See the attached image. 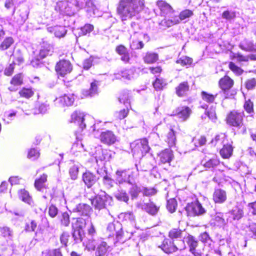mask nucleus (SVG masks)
I'll use <instances>...</instances> for the list:
<instances>
[{
	"instance_id": "f257e3e1",
	"label": "nucleus",
	"mask_w": 256,
	"mask_h": 256,
	"mask_svg": "<svg viewBox=\"0 0 256 256\" xmlns=\"http://www.w3.org/2000/svg\"><path fill=\"white\" fill-rule=\"evenodd\" d=\"M144 0H120L117 13L122 21L130 19L144 8Z\"/></svg>"
},
{
	"instance_id": "f03ea898",
	"label": "nucleus",
	"mask_w": 256,
	"mask_h": 256,
	"mask_svg": "<svg viewBox=\"0 0 256 256\" xmlns=\"http://www.w3.org/2000/svg\"><path fill=\"white\" fill-rule=\"evenodd\" d=\"M82 7V3L77 0H74L71 2L60 1L57 2L55 10L62 14L72 16Z\"/></svg>"
},
{
	"instance_id": "7ed1b4c3",
	"label": "nucleus",
	"mask_w": 256,
	"mask_h": 256,
	"mask_svg": "<svg viewBox=\"0 0 256 256\" xmlns=\"http://www.w3.org/2000/svg\"><path fill=\"white\" fill-rule=\"evenodd\" d=\"M107 231L110 232L109 236L116 235L118 240H121L122 236L124 237L126 240L130 238L133 234L132 230L126 231V233L122 232V225L118 222L109 223L107 226Z\"/></svg>"
},
{
	"instance_id": "20e7f679",
	"label": "nucleus",
	"mask_w": 256,
	"mask_h": 256,
	"mask_svg": "<svg viewBox=\"0 0 256 256\" xmlns=\"http://www.w3.org/2000/svg\"><path fill=\"white\" fill-rule=\"evenodd\" d=\"M134 173L129 170H118L116 172L115 180L118 184L128 183L132 184L135 182Z\"/></svg>"
},
{
	"instance_id": "39448f33",
	"label": "nucleus",
	"mask_w": 256,
	"mask_h": 256,
	"mask_svg": "<svg viewBox=\"0 0 256 256\" xmlns=\"http://www.w3.org/2000/svg\"><path fill=\"white\" fill-rule=\"evenodd\" d=\"M94 122L93 118L88 114H84L80 111H75L71 115V122L77 124L82 129L86 127V125L90 124L88 122Z\"/></svg>"
},
{
	"instance_id": "423d86ee",
	"label": "nucleus",
	"mask_w": 256,
	"mask_h": 256,
	"mask_svg": "<svg viewBox=\"0 0 256 256\" xmlns=\"http://www.w3.org/2000/svg\"><path fill=\"white\" fill-rule=\"evenodd\" d=\"M112 198L105 193L96 196L91 200V204L95 209L102 210L112 205Z\"/></svg>"
},
{
	"instance_id": "0eeeda50",
	"label": "nucleus",
	"mask_w": 256,
	"mask_h": 256,
	"mask_svg": "<svg viewBox=\"0 0 256 256\" xmlns=\"http://www.w3.org/2000/svg\"><path fill=\"white\" fill-rule=\"evenodd\" d=\"M244 116L243 112L232 111L226 116V123L230 126L240 128L243 126Z\"/></svg>"
},
{
	"instance_id": "6e6552de",
	"label": "nucleus",
	"mask_w": 256,
	"mask_h": 256,
	"mask_svg": "<svg viewBox=\"0 0 256 256\" xmlns=\"http://www.w3.org/2000/svg\"><path fill=\"white\" fill-rule=\"evenodd\" d=\"M130 147L134 154H140V156H142L148 153L150 150L148 142L146 138L134 142L130 144Z\"/></svg>"
},
{
	"instance_id": "1a4fd4ad",
	"label": "nucleus",
	"mask_w": 256,
	"mask_h": 256,
	"mask_svg": "<svg viewBox=\"0 0 256 256\" xmlns=\"http://www.w3.org/2000/svg\"><path fill=\"white\" fill-rule=\"evenodd\" d=\"M188 214L190 216H200L206 213V210L198 200L188 204L186 208Z\"/></svg>"
},
{
	"instance_id": "9d476101",
	"label": "nucleus",
	"mask_w": 256,
	"mask_h": 256,
	"mask_svg": "<svg viewBox=\"0 0 256 256\" xmlns=\"http://www.w3.org/2000/svg\"><path fill=\"white\" fill-rule=\"evenodd\" d=\"M55 68L58 75L64 76L70 72L72 66L68 60H61L56 64Z\"/></svg>"
},
{
	"instance_id": "9b49d317",
	"label": "nucleus",
	"mask_w": 256,
	"mask_h": 256,
	"mask_svg": "<svg viewBox=\"0 0 256 256\" xmlns=\"http://www.w3.org/2000/svg\"><path fill=\"white\" fill-rule=\"evenodd\" d=\"M100 140L102 142L107 145L113 144L118 140L117 137L110 130L102 132L100 135Z\"/></svg>"
},
{
	"instance_id": "f8f14e48",
	"label": "nucleus",
	"mask_w": 256,
	"mask_h": 256,
	"mask_svg": "<svg viewBox=\"0 0 256 256\" xmlns=\"http://www.w3.org/2000/svg\"><path fill=\"white\" fill-rule=\"evenodd\" d=\"M174 116H177L181 121L184 122L188 118L192 110L188 106H180L174 112Z\"/></svg>"
},
{
	"instance_id": "ddd939ff",
	"label": "nucleus",
	"mask_w": 256,
	"mask_h": 256,
	"mask_svg": "<svg viewBox=\"0 0 256 256\" xmlns=\"http://www.w3.org/2000/svg\"><path fill=\"white\" fill-rule=\"evenodd\" d=\"M164 252L167 254L172 253L178 250V248L174 242L170 239L165 238L160 245L158 246Z\"/></svg>"
},
{
	"instance_id": "4468645a",
	"label": "nucleus",
	"mask_w": 256,
	"mask_h": 256,
	"mask_svg": "<svg viewBox=\"0 0 256 256\" xmlns=\"http://www.w3.org/2000/svg\"><path fill=\"white\" fill-rule=\"evenodd\" d=\"M47 30L51 34L53 33L55 36L58 38L64 37L67 32V30L66 27L62 26L56 25L48 26Z\"/></svg>"
},
{
	"instance_id": "2eb2a0df",
	"label": "nucleus",
	"mask_w": 256,
	"mask_h": 256,
	"mask_svg": "<svg viewBox=\"0 0 256 256\" xmlns=\"http://www.w3.org/2000/svg\"><path fill=\"white\" fill-rule=\"evenodd\" d=\"M138 207L144 210L146 212L152 216H155L159 210L160 207L156 206L153 202L138 204Z\"/></svg>"
},
{
	"instance_id": "dca6fc26",
	"label": "nucleus",
	"mask_w": 256,
	"mask_h": 256,
	"mask_svg": "<svg viewBox=\"0 0 256 256\" xmlns=\"http://www.w3.org/2000/svg\"><path fill=\"white\" fill-rule=\"evenodd\" d=\"M90 206L86 204H80L76 206L72 211L74 212H77L79 215L88 216L92 212Z\"/></svg>"
},
{
	"instance_id": "f3484780",
	"label": "nucleus",
	"mask_w": 256,
	"mask_h": 256,
	"mask_svg": "<svg viewBox=\"0 0 256 256\" xmlns=\"http://www.w3.org/2000/svg\"><path fill=\"white\" fill-rule=\"evenodd\" d=\"M82 178V180L88 188L92 187L98 180L96 176L89 171L84 173Z\"/></svg>"
},
{
	"instance_id": "a211bd4d",
	"label": "nucleus",
	"mask_w": 256,
	"mask_h": 256,
	"mask_svg": "<svg viewBox=\"0 0 256 256\" xmlns=\"http://www.w3.org/2000/svg\"><path fill=\"white\" fill-rule=\"evenodd\" d=\"M98 245L95 248L96 256H105L106 254L109 246L106 242L100 240L98 242Z\"/></svg>"
},
{
	"instance_id": "6ab92c4d",
	"label": "nucleus",
	"mask_w": 256,
	"mask_h": 256,
	"mask_svg": "<svg viewBox=\"0 0 256 256\" xmlns=\"http://www.w3.org/2000/svg\"><path fill=\"white\" fill-rule=\"evenodd\" d=\"M226 198L225 190L220 188L215 190L213 194V200L216 203L222 204L226 200Z\"/></svg>"
},
{
	"instance_id": "aec40b11",
	"label": "nucleus",
	"mask_w": 256,
	"mask_h": 256,
	"mask_svg": "<svg viewBox=\"0 0 256 256\" xmlns=\"http://www.w3.org/2000/svg\"><path fill=\"white\" fill-rule=\"evenodd\" d=\"M52 52V46L46 42H43L40 50L38 57L40 58H44L47 56L51 55Z\"/></svg>"
},
{
	"instance_id": "412c9836",
	"label": "nucleus",
	"mask_w": 256,
	"mask_h": 256,
	"mask_svg": "<svg viewBox=\"0 0 256 256\" xmlns=\"http://www.w3.org/2000/svg\"><path fill=\"white\" fill-rule=\"evenodd\" d=\"M211 142L218 148L220 149L222 146H224V144L228 143V140L225 134L221 133L216 135L214 138L212 140Z\"/></svg>"
},
{
	"instance_id": "4be33fe9",
	"label": "nucleus",
	"mask_w": 256,
	"mask_h": 256,
	"mask_svg": "<svg viewBox=\"0 0 256 256\" xmlns=\"http://www.w3.org/2000/svg\"><path fill=\"white\" fill-rule=\"evenodd\" d=\"M156 4L161 12L164 14L170 15L174 12V10L171 6L163 0L158 1Z\"/></svg>"
},
{
	"instance_id": "5701e85b",
	"label": "nucleus",
	"mask_w": 256,
	"mask_h": 256,
	"mask_svg": "<svg viewBox=\"0 0 256 256\" xmlns=\"http://www.w3.org/2000/svg\"><path fill=\"white\" fill-rule=\"evenodd\" d=\"M158 156L160 161L162 163L165 164L166 162H170L173 158V154L171 150L166 149L162 151L159 154Z\"/></svg>"
},
{
	"instance_id": "b1692460",
	"label": "nucleus",
	"mask_w": 256,
	"mask_h": 256,
	"mask_svg": "<svg viewBox=\"0 0 256 256\" xmlns=\"http://www.w3.org/2000/svg\"><path fill=\"white\" fill-rule=\"evenodd\" d=\"M100 239H96L94 237L86 238V239L83 242L85 248L88 251L94 250L98 245V240Z\"/></svg>"
},
{
	"instance_id": "393cba45",
	"label": "nucleus",
	"mask_w": 256,
	"mask_h": 256,
	"mask_svg": "<svg viewBox=\"0 0 256 256\" xmlns=\"http://www.w3.org/2000/svg\"><path fill=\"white\" fill-rule=\"evenodd\" d=\"M234 84L233 80L228 76H225L219 81L220 88L223 90H226L230 88Z\"/></svg>"
},
{
	"instance_id": "a878e982",
	"label": "nucleus",
	"mask_w": 256,
	"mask_h": 256,
	"mask_svg": "<svg viewBox=\"0 0 256 256\" xmlns=\"http://www.w3.org/2000/svg\"><path fill=\"white\" fill-rule=\"evenodd\" d=\"M239 46L242 50L245 51L256 52V44L254 45L251 40L247 39H244L243 40H242L240 42Z\"/></svg>"
},
{
	"instance_id": "bb28decb",
	"label": "nucleus",
	"mask_w": 256,
	"mask_h": 256,
	"mask_svg": "<svg viewBox=\"0 0 256 256\" xmlns=\"http://www.w3.org/2000/svg\"><path fill=\"white\" fill-rule=\"evenodd\" d=\"M116 52L121 56V60L127 62L130 60V54L127 48L123 45H120L116 48Z\"/></svg>"
},
{
	"instance_id": "cd10ccee",
	"label": "nucleus",
	"mask_w": 256,
	"mask_h": 256,
	"mask_svg": "<svg viewBox=\"0 0 256 256\" xmlns=\"http://www.w3.org/2000/svg\"><path fill=\"white\" fill-rule=\"evenodd\" d=\"M10 84L12 85L8 88L10 91H15L17 90L16 86H19L22 84V76L21 74L15 75L10 81Z\"/></svg>"
},
{
	"instance_id": "c85d7f7f",
	"label": "nucleus",
	"mask_w": 256,
	"mask_h": 256,
	"mask_svg": "<svg viewBox=\"0 0 256 256\" xmlns=\"http://www.w3.org/2000/svg\"><path fill=\"white\" fill-rule=\"evenodd\" d=\"M228 214L232 216L233 220H239L244 216L243 208L239 206H234Z\"/></svg>"
},
{
	"instance_id": "c756f323",
	"label": "nucleus",
	"mask_w": 256,
	"mask_h": 256,
	"mask_svg": "<svg viewBox=\"0 0 256 256\" xmlns=\"http://www.w3.org/2000/svg\"><path fill=\"white\" fill-rule=\"evenodd\" d=\"M166 142L168 144L169 146L172 147L175 146L176 139L175 132L172 129L168 130L166 134Z\"/></svg>"
},
{
	"instance_id": "7c9ffc66",
	"label": "nucleus",
	"mask_w": 256,
	"mask_h": 256,
	"mask_svg": "<svg viewBox=\"0 0 256 256\" xmlns=\"http://www.w3.org/2000/svg\"><path fill=\"white\" fill-rule=\"evenodd\" d=\"M202 164L206 168H214L220 164V161L216 157H213L208 160H205L202 161Z\"/></svg>"
},
{
	"instance_id": "2f4dec72",
	"label": "nucleus",
	"mask_w": 256,
	"mask_h": 256,
	"mask_svg": "<svg viewBox=\"0 0 256 256\" xmlns=\"http://www.w3.org/2000/svg\"><path fill=\"white\" fill-rule=\"evenodd\" d=\"M189 90V86L187 82L180 83L176 88V94L179 96H184Z\"/></svg>"
},
{
	"instance_id": "473e14b6",
	"label": "nucleus",
	"mask_w": 256,
	"mask_h": 256,
	"mask_svg": "<svg viewBox=\"0 0 256 256\" xmlns=\"http://www.w3.org/2000/svg\"><path fill=\"white\" fill-rule=\"evenodd\" d=\"M18 195L20 198L24 202L29 205L33 204V201L31 196H30L29 193L25 190H20L18 192Z\"/></svg>"
},
{
	"instance_id": "72a5a7b5",
	"label": "nucleus",
	"mask_w": 256,
	"mask_h": 256,
	"mask_svg": "<svg viewBox=\"0 0 256 256\" xmlns=\"http://www.w3.org/2000/svg\"><path fill=\"white\" fill-rule=\"evenodd\" d=\"M220 154L221 156L225 158H228L231 156L232 152V148L230 144H224L223 148L220 150Z\"/></svg>"
},
{
	"instance_id": "f704fd0d",
	"label": "nucleus",
	"mask_w": 256,
	"mask_h": 256,
	"mask_svg": "<svg viewBox=\"0 0 256 256\" xmlns=\"http://www.w3.org/2000/svg\"><path fill=\"white\" fill-rule=\"evenodd\" d=\"M56 100L64 106H70L73 104L74 100L72 95L64 94Z\"/></svg>"
},
{
	"instance_id": "c9c22d12",
	"label": "nucleus",
	"mask_w": 256,
	"mask_h": 256,
	"mask_svg": "<svg viewBox=\"0 0 256 256\" xmlns=\"http://www.w3.org/2000/svg\"><path fill=\"white\" fill-rule=\"evenodd\" d=\"M96 81L90 84V88L88 90L84 91L83 94L86 96H93L98 92V84Z\"/></svg>"
},
{
	"instance_id": "e433bc0d",
	"label": "nucleus",
	"mask_w": 256,
	"mask_h": 256,
	"mask_svg": "<svg viewBox=\"0 0 256 256\" xmlns=\"http://www.w3.org/2000/svg\"><path fill=\"white\" fill-rule=\"evenodd\" d=\"M116 198L120 200L125 202H128L129 200V196L126 190H118L114 194Z\"/></svg>"
},
{
	"instance_id": "4c0bfd02",
	"label": "nucleus",
	"mask_w": 256,
	"mask_h": 256,
	"mask_svg": "<svg viewBox=\"0 0 256 256\" xmlns=\"http://www.w3.org/2000/svg\"><path fill=\"white\" fill-rule=\"evenodd\" d=\"M86 11L90 13V15L95 14L96 10V1L95 0H86Z\"/></svg>"
},
{
	"instance_id": "58836bf2",
	"label": "nucleus",
	"mask_w": 256,
	"mask_h": 256,
	"mask_svg": "<svg viewBox=\"0 0 256 256\" xmlns=\"http://www.w3.org/2000/svg\"><path fill=\"white\" fill-rule=\"evenodd\" d=\"M227 213L217 212L215 216V220L218 222L220 226H224L226 225L228 221V218L226 220L224 218L227 216Z\"/></svg>"
},
{
	"instance_id": "ea45409f",
	"label": "nucleus",
	"mask_w": 256,
	"mask_h": 256,
	"mask_svg": "<svg viewBox=\"0 0 256 256\" xmlns=\"http://www.w3.org/2000/svg\"><path fill=\"white\" fill-rule=\"evenodd\" d=\"M116 79H120L122 78L124 80H130L133 78L132 72L131 70H126L122 72L121 74H114Z\"/></svg>"
},
{
	"instance_id": "a19ab883",
	"label": "nucleus",
	"mask_w": 256,
	"mask_h": 256,
	"mask_svg": "<svg viewBox=\"0 0 256 256\" xmlns=\"http://www.w3.org/2000/svg\"><path fill=\"white\" fill-rule=\"evenodd\" d=\"M131 185L132 187L130 188L129 193L132 200L136 199L138 197L140 192H142V190L136 184V182Z\"/></svg>"
},
{
	"instance_id": "79ce46f5",
	"label": "nucleus",
	"mask_w": 256,
	"mask_h": 256,
	"mask_svg": "<svg viewBox=\"0 0 256 256\" xmlns=\"http://www.w3.org/2000/svg\"><path fill=\"white\" fill-rule=\"evenodd\" d=\"M47 180V175L43 174L40 178L35 180L34 186L38 190H41L42 188L44 187V183Z\"/></svg>"
},
{
	"instance_id": "37998d69",
	"label": "nucleus",
	"mask_w": 256,
	"mask_h": 256,
	"mask_svg": "<svg viewBox=\"0 0 256 256\" xmlns=\"http://www.w3.org/2000/svg\"><path fill=\"white\" fill-rule=\"evenodd\" d=\"M144 60L146 63L152 64L156 62L158 60V55L154 52H147Z\"/></svg>"
},
{
	"instance_id": "c03bdc74",
	"label": "nucleus",
	"mask_w": 256,
	"mask_h": 256,
	"mask_svg": "<svg viewBox=\"0 0 256 256\" xmlns=\"http://www.w3.org/2000/svg\"><path fill=\"white\" fill-rule=\"evenodd\" d=\"M120 217L122 218L124 220L129 222L132 226L135 225V216L132 212L122 213L120 214Z\"/></svg>"
},
{
	"instance_id": "a18cd8bd",
	"label": "nucleus",
	"mask_w": 256,
	"mask_h": 256,
	"mask_svg": "<svg viewBox=\"0 0 256 256\" xmlns=\"http://www.w3.org/2000/svg\"><path fill=\"white\" fill-rule=\"evenodd\" d=\"M120 103H123L126 107L130 106V96L128 92H123L118 98Z\"/></svg>"
},
{
	"instance_id": "49530a36",
	"label": "nucleus",
	"mask_w": 256,
	"mask_h": 256,
	"mask_svg": "<svg viewBox=\"0 0 256 256\" xmlns=\"http://www.w3.org/2000/svg\"><path fill=\"white\" fill-rule=\"evenodd\" d=\"M236 16V12L232 10H225L222 14V18L229 22L234 20Z\"/></svg>"
},
{
	"instance_id": "de8ad7c7",
	"label": "nucleus",
	"mask_w": 256,
	"mask_h": 256,
	"mask_svg": "<svg viewBox=\"0 0 256 256\" xmlns=\"http://www.w3.org/2000/svg\"><path fill=\"white\" fill-rule=\"evenodd\" d=\"M166 84V80L162 78H156L153 82V86L156 90H162Z\"/></svg>"
},
{
	"instance_id": "09e8293b",
	"label": "nucleus",
	"mask_w": 256,
	"mask_h": 256,
	"mask_svg": "<svg viewBox=\"0 0 256 256\" xmlns=\"http://www.w3.org/2000/svg\"><path fill=\"white\" fill-rule=\"evenodd\" d=\"M60 224L64 226H68L70 223V216L66 212H62L59 216Z\"/></svg>"
},
{
	"instance_id": "8fccbe9b",
	"label": "nucleus",
	"mask_w": 256,
	"mask_h": 256,
	"mask_svg": "<svg viewBox=\"0 0 256 256\" xmlns=\"http://www.w3.org/2000/svg\"><path fill=\"white\" fill-rule=\"evenodd\" d=\"M0 232L4 238H8L9 240L12 239L13 232L10 228L7 226L1 227L0 228Z\"/></svg>"
},
{
	"instance_id": "3c124183",
	"label": "nucleus",
	"mask_w": 256,
	"mask_h": 256,
	"mask_svg": "<svg viewBox=\"0 0 256 256\" xmlns=\"http://www.w3.org/2000/svg\"><path fill=\"white\" fill-rule=\"evenodd\" d=\"M14 40L12 37H7L0 44V50H5L8 48L14 43Z\"/></svg>"
},
{
	"instance_id": "603ef678",
	"label": "nucleus",
	"mask_w": 256,
	"mask_h": 256,
	"mask_svg": "<svg viewBox=\"0 0 256 256\" xmlns=\"http://www.w3.org/2000/svg\"><path fill=\"white\" fill-rule=\"evenodd\" d=\"M201 96L202 98V99L205 101L206 102H207L208 103H212L214 102L215 98L217 96V94L215 95H213L212 94H210L209 93H208L206 92H202L201 93Z\"/></svg>"
},
{
	"instance_id": "864d4df0",
	"label": "nucleus",
	"mask_w": 256,
	"mask_h": 256,
	"mask_svg": "<svg viewBox=\"0 0 256 256\" xmlns=\"http://www.w3.org/2000/svg\"><path fill=\"white\" fill-rule=\"evenodd\" d=\"M84 234V230H73L72 238L75 242L78 243L82 241Z\"/></svg>"
},
{
	"instance_id": "5fc2aeb1",
	"label": "nucleus",
	"mask_w": 256,
	"mask_h": 256,
	"mask_svg": "<svg viewBox=\"0 0 256 256\" xmlns=\"http://www.w3.org/2000/svg\"><path fill=\"white\" fill-rule=\"evenodd\" d=\"M78 169L79 167L78 164H73L70 168L69 170V174L70 176V178L75 180L78 178Z\"/></svg>"
},
{
	"instance_id": "6e6d98bb",
	"label": "nucleus",
	"mask_w": 256,
	"mask_h": 256,
	"mask_svg": "<svg viewBox=\"0 0 256 256\" xmlns=\"http://www.w3.org/2000/svg\"><path fill=\"white\" fill-rule=\"evenodd\" d=\"M84 221L82 218H76L75 222L72 224V230H83Z\"/></svg>"
},
{
	"instance_id": "4d7b16f0",
	"label": "nucleus",
	"mask_w": 256,
	"mask_h": 256,
	"mask_svg": "<svg viewBox=\"0 0 256 256\" xmlns=\"http://www.w3.org/2000/svg\"><path fill=\"white\" fill-rule=\"evenodd\" d=\"M94 30V26L90 24H86L83 27L81 28L80 32V36L86 35L87 34H89Z\"/></svg>"
},
{
	"instance_id": "13d9d810",
	"label": "nucleus",
	"mask_w": 256,
	"mask_h": 256,
	"mask_svg": "<svg viewBox=\"0 0 256 256\" xmlns=\"http://www.w3.org/2000/svg\"><path fill=\"white\" fill-rule=\"evenodd\" d=\"M83 150V144L80 142L74 144L72 148V152L76 156L78 155V152H82Z\"/></svg>"
},
{
	"instance_id": "bf43d9fd",
	"label": "nucleus",
	"mask_w": 256,
	"mask_h": 256,
	"mask_svg": "<svg viewBox=\"0 0 256 256\" xmlns=\"http://www.w3.org/2000/svg\"><path fill=\"white\" fill-rule=\"evenodd\" d=\"M34 92L30 88H23L19 92V94L22 97L28 98L34 95Z\"/></svg>"
},
{
	"instance_id": "052dcab7",
	"label": "nucleus",
	"mask_w": 256,
	"mask_h": 256,
	"mask_svg": "<svg viewBox=\"0 0 256 256\" xmlns=\"http://www.w3.org/2000/svg\"><path fill=\"white\" fill-rule=\"evenodd\" d=\"M192 62V58L186 56H182L176 60V63L180 64L183 66L190 65Z\"/></svg>"
},
{
	"instance_id": "680f3d73",
	"label": "nucleus",
	"mask_w": 256,
	"mask_h": 256,
	"mask_svg": "<svg viewBox=\"0 0 256 256\" xmlns=\"http://www.w3.org/2000/svg\"><path fill=\"white\" fill-rule=\"evenodd\" d=\"M193 14L192 10H185L181 12L178 16L180 20H184L190 17Z\"/></svg>"
},
{
	"instance_id": "e2e57ef3",
	"label": "nucleus",
	"mask_w": 256,
	"mask_h": 256,
	"mask_svg": "<svg viewBox=\"0 0 256 256\" xmlns=\"http://www.w3.org/2000/svg\"><path fill=\"white\" fill-rule=\"evenodd\" d=\"M176 202L174 199H170L168 201L166 208L171 213L174 212L176 209Z\"/></svg>"
},
{
	"instance_id": "0e129e2a",
	"label": "nucleus",
	"mask_w": 256,
	"mask_h": 256,
	"mask_svg": "<svg viewBox=\"0 0 256 256\" xmlns=\"http://www.w3.org/2000/svg\"><path fill=\"white\" fill-rule=\"evenodd\" d=\"M102 181L105 186L108 188L112 187L114 184V180L107 175L104 176Z\"/></svg>"
},
{
	"instance_id": "69168bd1",
	"label": "nucleus",
	"mask_w": 256,
	"mask_h": 256,
	"mask_svg": "<svg viewBox=\"0 0 256 256\" xmlns=\"http://www.w3.org/2000/svg\"><path fill=\"white\" fill-rule=\"evenodd\" d=\"M182 231L176 228H174L169 232V236L171 238H181Z\"/></svg>"
},
{
	"instance_id": "338daca9",
	"label": "nucleus",
	"mask_w": 256,
	"mask_h": 256,
	"mask_svg": "<svg viewBox=\"0 0 256 256\" xmlns=\"http://www.w3.org/2000/svg\"><path fill=\"white\" fill-rule=\"evenodd\" d=\"M142 194L144 196H150L154 195L157 190L154 188H144L142 190Z\"/></svg>"
},
{
	"instance_id": "774afa93",
	"label": "nucleus",
	"mask_w": 256,
	"mask_h": 256,
	"mask_svg": "<svg viewBox=\"0 0 256 256\" xmlns=\"http://www.w3.org/2000/svg\"><path fill=\"white\" fill-rule=\"evenodd\" d=\"M244 107L246 111L249 114L254 112L253 102L250 100H248L245 102Z\"/></svg>"
}]
</instances>
